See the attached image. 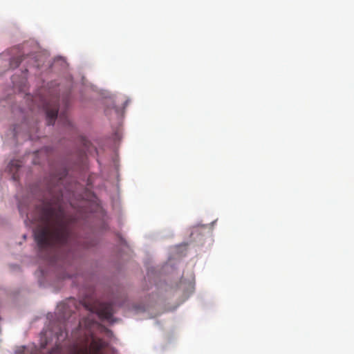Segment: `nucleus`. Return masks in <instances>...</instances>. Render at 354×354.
I'll return each mask as SVG.
<instances>
[{
  "label": "nucleus",
  "instance_id": "obj_7",
  "mask_svg": "<svg viewBox=\"0 0 354 354\" xmlns=\"http://www.w3.org/2000/svg\"><path fill=\"white\" fill-rule=\"evenodd\" d=\"M22 60V56H16L10 60L9 65L11 68H16V67H18V66L20 65Z\"/></svg>",
  "mask_w": 354,
  "mask_h": 354
},
{
  "label": "nucleus",
  "instance_id": "obj_5",
  "mask_svg": "<svg viewBox=\"0 0 354 354\" xmlns=\"http://www.w3.org/2000/svg\"><path fill=\"white\" fill-rule=\"evenodd\" d=\"M48 124H54L59 113V104H46L44 106Z\"/></svg>",
  "mask_w": 354,
  "mask_h": 354
},
{
  "label": "nucleus",
  "instance_id": "obj_8",
  "mask_svg": "<svg viewBox=\"0 0 354 354\" xmlns=\"http://www.w3.org/2000/svg\"><path fill=\"white\" fill-rule=\"evenodd\" d=\"M59 119L64 124H71V122L67 116H66L65 113H60L59 115Z\"/></svg>",
  "mask_w": 354,
  "mask_h": 354
},
{
  "label": "nucleus",
  "instance_id": "obj_1",
  "mask_svg": "<svg viewBox=\"0 0 354 354\" xmlns=\"http://www.w3.org/2000/svg\"><path fill=\"white\" fill-rule=\"evenodd\" d=\"M50 198L37 208L39 224L34 234L40 255L52 259L59 248L70 252L79 247L88 248L95 245L92 239L78 236L71 229L62 204L64 194L59 185L50 188Z\"/></svg>",
  "mask_w": 354,
  "mask_h": 354
},
{
  "label": "nucleus",
  "instance_id": "obj_4",
  "mask_svg": "<svg viewBox=\"0 0 354 354\" xmlns=\"http://www.w3.org/2000/svg\"><path fill=\"white\" fill-rule=\"evenodd\" d=\"M96 313L102 319L111 320L113 307L111 303H100L96 307Z\"/></svg>",
  "mask_w": 354,
  "mask_h": 354
},
{
  "label": "nucleus",
  "instance_id": "obj_3",
  "mask_svg": "<svg viewBox=\"0 0 354 354\" xmlns=\"http://www.w3.org/2000/svg\"><path fill=\"white\" fill-rule=\"evenodd\" d=\"M68 354H115L106 341L85 333L70 346Z\"/></svg>",
  "mask_w": 354,
  "mask_h": 354
},
{
  "label": "nucleus",
  "instance_id": "obj_2",
  "mask_svg": "<svg viewBox=\"0 0 354 354\" xmlns=\"http://www.w3.org/2000/svg\"><path fill=\"white\" fill-rule=\"evenodd\" d=\"M57 321L40 334V348L32 344L17 348L15 354H62L60 342L68 336L67 322L73 319L72 312L66 304H60L55 313Z\"/></svg>",
  "mask_w": 354,
  "mask_h": 354
},
{
  "label": "nucleus",
  "instance_id": "obj_6",
  "mask_svg": "<svg viewBox=\"0 0 354 354\" xmlns=\"http://www.w3.org/2000/svg\"><path fill=\"white\" fill-rule=\"evenodd\" d=\"M21 163L18 160H13L10 162L8 165V169L12 173V178L14 180L17 178V172L19 171V169L21 167Z\"/></svg>",
  "mask_w": 354,
  "mask_h": 354
}]
</instances>
